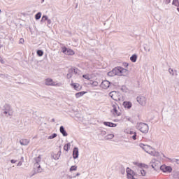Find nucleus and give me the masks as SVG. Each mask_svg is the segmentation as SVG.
<instances>
[{"instance_id": "5", "label": "nucleus", "mask_w": 179, "mask_h": 179, "mask_svg": "<svg viewBox=\"0 0 179 179\" xmlns=\"http://www.w3.org/2000/svg\"><path fill=\"white\" fill-rule=\"evenodd\" d=\"M117 76H127L129 72L126 69H124L121 66H117Z\"/></svg>"}, {"instance_id": "55", "label": "nucleus", "mask_w": 179, "mask_h": 179, "mask_svg": "<svg viewBox=\"0 0 179 179\" xmlns=\"http://www.w3.org/2000/svg\"><path fill=\"white\" fill-rule=\"evenodd\" d=\"M127 120H128V121H131V118H129V117L127 118Z\"/></svg>"}, {"instance_id": "20", "label": "nucleus", "mask_w": 179, "mask_h": 179, "mask_svg": "<svg viewBox=\"0 0 179 179\" xmlns=\"http://www.w3.org/2000/svg\"><path fill=\"white\" fill-rule=\"evenodd\" d=\"M20 145H22V146H27V145H29V143H30V141H29L27 139H21L20 141Z\"/></svg>"}, {"instance_id": "13", "label": "nucleus", "mask_w": 179, "mask_h": 179, "mask_svg": "<svg viewBox=\"0 0 179 179\" xmlns=\"http://www.w3.org/2000/svg\"><path fill=\"white\" fill-rule=\"evenodd\" d=\"M62 52L67 55H73V54H75V52H73V50H72L71 49H69L68 50V49L66 48H63Z\"/></svg>"}, {"instance_id": "31", "label": "nucleus", "mask_w": 179, "mask_h": 179, "mask_svg": "<svg viewBox=\"0 0 179 179\" xmlns=\"http://www.w3.org/2000/svg\"><path fill=\"white\" fill-rule=\"evenodd\" d=\"M41 18V13H38L35 15V19L36 20H39V19Z\"/></svg>"}, {"instance_id": "25", "label": "nucleus", "mask_w": 179, "mask_h": 179, "mask_svg": "<svg viewBox=\"0 0 179 179\" xmlns=\"http://www.w3.org/2000/svg\"><path fill=\"white\" fill-rule=\"evenodd\" d=\"M70 72H72L73 75H79V69H71Z\"/></svg>"}, {"instance_id": "9", "label": "nucleus", "mask_w": 179, "mask_h": 179, "mask_svg": "<svg viewBox=\"0 0 179 179\" xmlns=\"http://www.w3.org/2000/svg\"><path fill=\"white\" fill-rule=\"evenodd\" d=\"M159 169L163 171V173H171L173 171L171 166H167L166 165H161Z\"/></svg>"}, {"instance_id": "7", "label": "nucleus", "mask_w": 179, "mask_h": 179, "mask_svg": "<svg viewBox=\"0 0 179 179\" xmlns=\"http://www.w3.org/2000/svg\"><path fill=\"white\" fill-rule=\"evenodd\" d=\"M139 146L142 148L143 150H145L146 153H149L150 150H155V148H152L150 145H145L143 143H140Z\"/></svg>"}, {"instance_id": "30", "label": "nucleus", "mask_w": 179, "mask_h": 179, "mask_svg": "<svg viewBox=\"0 0 179 179\" xmlns=\"http://www.w3.org/2000/svg\"><path fill=\"white\" fill-rule=\"evenodd\" d=\"M57 134L56 133H54L53 134L49 136L48 137V140H50V139H54V138H57Z\"/></svg>"}, {"instance_id": "10", "label": "nucleus", "mask_w": 179, "mask_h": 179, "mask_svg": "<svg viewBox=\"0 0 179 179\" xmlns=\"http://www.w3.org/2000/svg\"><path fill=\"white\" fill-rule=\"evenodd\" d=\"M117 108H120V107H118V104L115 103L112 104V111H113L115 115H117L119 117V115H121V113L118 112Z\"/></svg>"}, {"instance_id": "57", "label": "nucleus", "mask_w": 179, "mask_h": 179, "mask_svg": "<svg viewBox=\"0 0 179 179\" xmlns=\"http://www.w3.org/2000/svg\"><path fill=\"white\" fill-rule=\"evenodd\" d=\"M0 48H2V45L0 44Z\"/></svg>"}, {"instance_id": "15", "label": "nucleus", "mask_w": 179, "mask_h": 179, "mask_svg": "<svg viewBox=\"0 0 179 179\" xmlns=\"http://www.w3.org/2000/svg\"><path fill=\"white\" fill-rule=\"evenodd\" d=\"M73 159H78L79 157V149L76 147L73 148Z\"/></svg>"}, {"instance_id": "4", "label": "nucleus", "mask_w": 179, "mask_h": 179, "mask_svg": "<svg viewBox=\"0 0 179 179\" xmlns=\"http://www.w3.org/2000/svg\"><path fill=\"white\" fill-rule=\"evenodd\" d=\"M41 162V157L38 156V157L35 158V164H34V170L35 173H41L43 171V169H41V166H40V162Z\"/></svg>"}, {"instance_id": "54", "label": "nucleus", "mask_w": 179, "mask_h": 179, "mask_svg": "<svg viewBox=\"0 0 179 179\" xmlns=\"http://www.w3.org/2000/svg\"><path fill=\"white\" fill-rule=\"evenodd\" d=\"M52 122H55V119H52Z\"/></svg>"}, {"instance_id": "17", "label": "nucleus", "mask_w": 179, "mask_h": 179, "mask_svg": "<svg viewBox=\"0 0 179 179\" xmlns=\"http://www.w3.org/2000/svg\"><path fill=\"white\" fill-rule=\"evenodd\" d=\"M103 124L106 125V127H109L110 128H115V127H117V124L110 122H103Z\"/></svg>"}, {"instance_id": "46", "label": "nucleus", "mask_w": 179, "mask_h": 179, "mask_svg": "<svg viewBox=\"0 0 179 179\" xmlns=\"http://www.w3.org/2000/svg\"><path fill=\"white\" fill-rule=\"evenodd\" d=\"M164 1L165 3H166V5H169V3H170V2H171V0H164Z\"/></svg>"}, {"instance_id": "42", "label": "nucleus", "mask_w": 179, "mask_h": 179, "mask_svg": "<svg viewBox=\"0 0 179 179\" xmlns=\"http://www.w3.org/2000/svg\"><path fill=\"white\" fill-rule=\"evenodd\" d=\"M169 72L171 75H172L173 76H174V71L172 69H169Z\"/></svg>"}, {"instance_id": "50", "label": "nucleus", "mask_w": 179, "mask_h": 179, "mask_svg": "<svg viewBox=\"0 0 179 179\" xmlns=\"http://www.w3.org/2000/svg\"><path fill=\"white\" fill-rule=\"evenodd\" d=\"M22 162H19L17 163V166L18 167H20V166H22Z\"/></svg>"}, {"instance_id": "3", "label": "nucleus", "mask_w": 179, "mask_h": 179, "mask_svg": "<svg viewBox=\"0 0 179 179\" xmlns=\"http://www.w3.org/2000/svg\"><path fill=\"white\" fill-rule=\"evenodd\" d=\"M150 166H151L155 171H159V169L162 166V163L159 159H152L150 162Z\"/></svg>"}, {"instance_id": "19", "label": "nucleus", "mask_w": 179, "mask_h": 179, "mask_svg": "<svg viewBox=\"0 0 179 179\" xmlns=\"http://www.w3.org/2000/svg\"><path fill=\"white\" fill-rule=\"evenodd\" d=\"M71 86H72V87H73V89H75V90H77L78 92H79V90L82 89V87H80V85H79L78 83H71Z\"/></svg>"}, {"instance_id": "11", "label": "nucleus", "mask_w": 179, "mask_h": 179, "mask_svg": "<svg viewBox=\"0 0 179 179\" xmlns=\"http://www.w3.org/2000/svg\"><path fill=\"white\" fill-rule=\"evenodd\" d=\"M45 85L46 86H58V83H55L51 78H47L45 81Z\"/></svg>"}, {"instance_id": "2", "label": "nucleus", "mask_w": 179, "mask_h": 179, "mask_svg": "<svg viewBox=\"0 0 179 179\" xmlns=\"http://www.w3.org/2000/svg\"><path fill=\"white\" fill-rule=\"evenodd\" d=\"M3 114L6 115V117H10L13 114V110H12V106L6 103L2 109Z\"/></svg>"}, {"instance_id": "41", "label": "nucleus", "mask_w": 179, "mask_h": 179, "mask_svg": "<svg viewBox=\"0 0 179 179\" xmlns=\"http://www.w3.org/2000/svg\"><path fill=\"white\" fill-rule=\"evenodd\" d=\"M148 153V155H150L151 156H154L155 155V150H150L149 152H147Z\"/></svg>"}, {"instance_id": "35", "label": "nucleus", "mask_w": 179, "mask_h": 179, "mask_svg": "<svg viewBox=\"0 0 179 179\" xmlns=\"http://www.w3.org/2000/svg\"><path fill=\"white\" fill-rule=\"evenodd\" d=\"M76 170H78V166H72L70 168V171H76Z\"/></svg>"}, {"instance_id": "34", "label": "nucleus", "mask_w": 179, "mask_h": 179, "mask_svg": "<svg viewBox=\"0 0 179 179\" xmlns=\"http://www.w3.org/2000/svg\"><path fill=\"white\" fill-rule=\"evenodd\" d=\"M143 169H142V168H139L138 169H137L136 174H137V176H141Z\"/></svg>"}, {"instance_id": "45", "label": "nucleus", "mask_w": 179, "mask_h": 179, "mask_svg": "<svg viewBox=\"0 0 179 179\" xmlns=\"http://www.w3.org/2000/svg\"><path fill=\"white\" fill-rule=\"evenodd\" d=\"M0 62L1 64H5V60L0 57Z\"/></svg>"}, {"instance_id": "47", "label": "nucleus", "mask_w": 179, "mask_h": 179, "mask_svg": "<svg viewBox=\"0 0 179 179\" xmlns=\"http://www.w3.org/2000/svg\"><path fill=\"white\" fill-rule=\"evenodd\" d=\"M24 43V39L20 38V44H23Z\"/></svg>"}, {"instance_id": "14", "label": "nucleus", "mask_w": 179, "mask_h": 179, "mask_svg": "<svg viewBox=\"0 0 179 179\" xmlns=\"http://www.w3.org/2000/svg\"><path fill=\"white\" fill-rule=\"evenodd\" d=\"M110 85H111V83L108 80H104L101 83V86L102 89H108V87H110Z\"/></svg>"}, {"instance_id": "51", "label": "nucleus", "mask_w": 179, "mask_h": 179, "mask_svg": "<svg viewBox=\"0 0 179 179\" xmlns=\"http://www.w3.org/2000/svg\"><path fill=\"white\" fill-rule=\"evenodd\" d=\"M47 22H48V24H51V20L48 19Z\"/></svg>"}, {"instance_id": "36", "label": "nucleus", "mask_w": 179, "mask_h": 179, "mask_svg": "<svg viewBox=\"0 0 179 179\" xmlns=\"http://www.w3.org/2000/svg\"><path fill=\"white\" fill-rule=\"evenodd\" d=\"M83 78H84V79H87V80H90V76H89V74L83 75Z\"/></svg>"}, {"instance_id": "23", "label": "nucleus", "mask_w": 179, "mask_h": 179, "mask_svg": "<svg viewBox=\"0 0 179 179\" xmlns=\"http://www.w3.org/2000/svg\"><path fill=\"white\" fill-rule=\"evenodd\" d=\"M52 159L54 160H58L61 157V150H59L57 154L52 155Z\"/></svg>"}, {"instance_id": "18", "label": "nucleus", "mask_w": 179, "mask_h": 179, "mask_svg": "<svg viewBox=\"0 0 179 179\" xmlns=\"http://www.w3.org/2000/svg\"><path fill=\"white\" fill-rule=\"evenodd\" d=\"M154 157H157L158 160L162 159V157H164L163 153L160 154V152L154 150Z\"/></svg>"}, {"instance_id": "6", "label": "nucleus", "mask_w": 179, "mask_h": 179, "mask_svg": "<svg viewBox=\"0 0 179 179\" xmlns=\"http://www.w3.org/2000/svg\"><path fill=\"white\" fill-rule=\"evenodd\" d=\"M120 93L115 92V91H112L111 92L109 93V96L113 99V100H115V101H121V99L120 98Z\"/></svg>"}, {"instance_id": "21", "label": "nucleus", "mask_w": 179, "mask_h": 179, "mask_svg": "<svg viewBox=\"0 0 179 179\" xmlns=\"http://www.w3.org/2000/svg\"><path fill=\"white\" fill-rule=\"evenodd\" d=\"M123 106L124 108H127L128 110H129V108L132 107V103H131L130 101H124L123 102Z\"/></svg>"}, {"instance_id": "44", "label": "nucleus", "mask_w": 179, "mask_h": 179, "mask_svg": "<svg viewBox=\"0 0 179 179\" xmlns=\"http://www.w3.org/2000/svg\"><path fill=\"white\" fill-rule=\"evenodd\" d=\"M132 139H134V141H136V133L134 134V135L132 136Z\"/></svg>"}, {"instance_id": "32", "label": "nucleus", "mask_w": 179, "mask_h": 179, "mask_svg": "<svg viewBox=\"0 0 179 179\" xmlns=\"http://www.w3.org/2000/svg\"><path fill=\"white\" fill-rule=\"evenodd\" d=\"M73 76V73L71 72V69H69V73L66 76L67 79H71V78H72Z\"/></svg>"}, {"instance_id": "33", "label": "nucleus", "mask_w": 179, "mask_h": 179, "mask_svg": "<svg viewBox=\"0 0 179 179\" xmlns=\"http://www.w3.org/2000/svg\"><path fill=\"white\" fill-rule=\"evenodd\" d=\"M36 54L38 57H43L44 52H43V50H37Z\"/></svg>"}, {"instance_id": "61", "label": "nucleus", "mask_w": 179, "mask_h": 179, "mask_svg": "<svg viewBox=\"0 0 179 179\" xmlns=\"http://www.w3.org/2000/svg\"><path fill=\"white\" fill-rule=\"evenodd\" d=\"M3 74H0V76H2Z\"/></svg>"}, {"instance_id": "52", "label": "nucleus", "mask_w": 179, "mask_h": 179, "mask_svg": "<svg viewBox=\"0 0 179 179\" xmlns=\"http://www.w3.org/2000/svg\"><path fill=\"white\" fill-rule=\"evenodd\" d=\"M80 176V173H78L76 176H73V178H76V177H79Z\"/></svg>"}, {"instance_id": "26", "label": "nucleus", "mask_w": 179, "mask_h": 179, "mask_svg": "<svg viewBox=\"0 0 179 179\" xmlns=\"http://www.w3.org/2000/svg\"><path fill=\"white\" fill-rule=\"evenodd\" d=\"M84 94H86V92H80L76 94V97L79 99V97H82Z\"/></svg>"}, {"instance_id": "8", "label": "nucleus", "mask_w": 179, "mask_h": 179, "mask_svg": "<svg viewBox=\"0 0 179 179\" xmlns=\"http://www.w3.org/2000/svg\"><path fill=\"white\" fill-rule=\"evenodd\" d=\"M136 100L138 103L141 104V106H146V97L142 95H139L138 96H137Z\"/></svg>"}, {"instance_id": "29", "label": "nucleus", "mask_w": 179, "mask_h": 179, "mask_svg": "<svg viewBox=\"0 0 179 179\" xmlns=\"http://www.w3.org/2000/svg\"><path fill=\"white\" fill-rule=\"evenodd\" d=\"M90 85H92V86H94L96 87V86H99V83L97 81H90Z\"/></svg>"}, {"instance_id": "27", "label": "nucleus", "mask_w": 179, "mask_h": 179, "mask_svg": "<svg viewBox=\"0 0 179 179\" xmlns=\"http://www.w3.org/2000/svg\"><path fill=\"white\" fill-rule=\"evenodd\" d=\"M137 58H138V56H136V55H133L130 57V60L131 61V62H136Z\"/></svg>"}, {"instance_id": "48", "label": "nucleus", "mask_w": 179, "mask_h": 179, "mask_svg": "<svg viewBox=\"0 0 179 179\" xmlns=\"http://www.w3.org/2000/svg\"><path fill=\"white\" fill-rule=\"evenodd\" d=\"M136 132L133 131H129V135H134V134H136Z\"/></svg>"}, {"instance_id": "16", "label": "nucleus", "mask_w": 179, "mask_h": 179, "mask_svg": "<svg viewBox=\"0 0 179 179\" xmlns=\"http://www.w3.org/2000/svg\"><path fill=\"white\" fill-rule=\"evenodd\" d=\"M118 75V72H117V67H115V69H113L112 71H109L108 73V76H110V77H113V76H115Z\"/></svg>"}, {"instance_id": "40", "label": "nucleus", "mask_w": 179, "mask_h": 179, "mask_svg": "<svg viewBox=\"0 0 179 179\" xmlns=\"http://www.w3.org/2000/svg\"><path fill=\"white\" fill-rule=\"evenodd\" d=\"M141 176H142L143 177H145V176H146V171H145L144 169H143V170L141 171Z\"/></svg>"}, {"instance_id": "37", "label": "nucleus", "mask_w": 179, "mask_h": 179, "mask_svg": "<svg viewBox=\"0 0 179 179\" xmlns=\"http://www.w3.org/2000/svg\"><path fill=\"white\" fill-rule=\"evenodd\" d=\"M48 19V16L47 15H43L41 22H45Z\"/></svg>"}, {"instance_id": "43", "label": "nucleus", "mask_w": 179, "mask_h": 179, "mask_svg": "<svg viewBox=\"0 0 179 179\" xmlns=\"http://www.w3.org/2000/svg\"><path fill=\"white\" fill-rule=\"evenodd\" d=\"M121 90H122V92H127V87L122 86V87H121Z\"/></svg>"}, {"instance_id": "22", "label": "nucleus", "mask_w": 179, "mask_h": 179, "mask_svg": "<svg viewBox=\"0 0 179 179\" xmlns=\"http://www.w3.org/2000/svg\"><path fill=\"white\" fill-rule=\"evenodd\" d=\"M59 131L62 135H63V136H68V133L66 132V130H65V128L64 127V126L60 127Z\"/></svg>"}, {"instance_id": "1", "label": "nucleus", "mask_w": 179, "mask_h": 179, "mask_svg": "<svg viewBox=\"0 0 179 179\" xmlns=\"http://www.w3.org/2000/svg\"><path fill=\"white\" fill-rule=\"evenodd\" d=\"M136 128L143 134H148V132H149V125H148V124L146 123H138L136 125Z\"/></svg>"}, {"instance_id": "28", "label": "nucleus", "mask_w": 179, "mask_h": 179, "mask_svg": "<svg viewBox=\"0 0 179 179\" xmlns=\"http://www.w3.org/2000/svg\"><path fill=\"white\" fill-rule=\"evenodd\" d=\"M70 148H71V143H68L64 146V150H66V152H68Z\"/></svg>"}, {"instance_id": "24", "label": "nucleus", "mask_w": 179, "mask_h": 179, "mask_svg": "<svg viewBox=\"0 0 179 179\" xmlns=\"http://www.w3.org/2000/svg\"><path fill=\"white\" fill-rule=\"evenodd\" d=\"M172 4L175 6H177V10L179 12V1L178 0H173Z\"/></svg>"}, {"instance_id": "56", "label": "nucleus", "mask_w": 179, "mask_h": 179, "mask_svg": "<svg viewBox=\"0 0 179 179\" xmlns=\"http://www.w3.org/2000/svg\"><path fill=\"white\" fill-rule=\"evenodd\" d=\"M148 52H150V48H148Z\"/></svg>"}, {"instance_id": "49", "label": "nucleus", "mask_w": 179, "mask_h": 179, "mask_svg": "<svg viewBox=\"0 0 179 179\" xmlns=\"http://www.w3.org/2000/svg\"><path fill=\"white\" fill-rule=\"evenodd\" d=\"M17 161L15 160V159H11L10 160V163H12L13 164H15V163H16Z\"/></svg>"}, {"instance_id": "53", "label": "nucleus", "mask_w": 179, "mask_h": 179, "mask_svg": "<svg viewBox=\"0 0 179 179\" xmlns=\"http://www.w3.org/2000/svg\"><path fill=\"white\" fill-rule=\"evenodd\" d=\"M21 160H22V162H24V158L23 157H21Z\"/></svg>"}, {"instance_id": "58", "label": "nucleus", "mask_w": 179, "mask_h": 179, "mask_svg": "<svg viewBox=\"0 0 179 179\" xmlns=\"http://www.w3.org/2000/svg\"><path fill=\"white\" fill-rule=\"evenodd\" d=\"M144 50L146 51V48H144Z\"/></svg>"}, {"instance_id": "12", "label": "nucleus", "mask_w": 179, "mask_h": 179, "mask_svg": "<svg viewBox=\"0 0 179 179\" xmlns=\"http://www.w3.org/2000/svg\"><path fill=\"white\" fill-rule=\"evenodd\" d=\"M127 178L128 179H136L134 178V171L131 170V169L127 168Z\"/></svg>"}, {"instance_id": "39", "label": "nucleus", "mask_w": 179, "mask_h": 179, "mask_svg": "<svg viewBox=\"0 0 179 179\" xmlns=\"http://www.w3.org/2000/svg\"><path fill=\"white\" fill-rule=\"evenodd\" d=\"M172 162H173V163H176V164H178V165H179V159H178L174 158V159H172Z\"/></svg>"}, {"instance_id": "38", "label": "nucleus", "mask_w": 179, "mask_h": 179, "mask_svg": "<svg viewBox=\"0 0 179 179\" xmlns=\"http://www.w3.org/2000/svg\"><path fill=\"white\" fill-rule=\"evenodd\" d=\"M106 139H113L114 138V134H108L106 136Z\"/></svg>"}, {"instance_id": "59", "label": "nucleus", "mask_w": 179, "mask_h": 179, "mask_svg": "<svg viewBox=\"0 0 179 179\" xmlns=\"http://www.w3.org/2000/svg\"><path fill=\"white\" fill-rule=\"evenodd\" d=\"M42 2H44V0H42Z\"/></svg>"}, {"instance_id": "60", "label": "nucleus", "mask_w": 179, "mask_h": 179, "mask_svg": "<svg viewBox=\"0 0 179 179\" xmlns=\"http://www.w3.org/2000/svg\"><path fill=\"white\" fill-rule=\"evenodd\" d=\"M1 9H0V13H1Z\"/></svg>"}]
</instances>
